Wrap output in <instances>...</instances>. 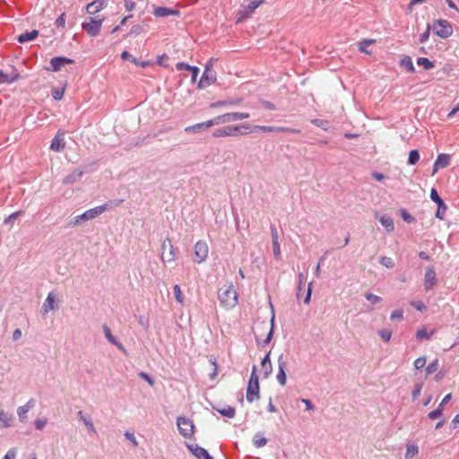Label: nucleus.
Masks as SVG:
<instances>
[{"label": "nucleus", "instance_id": "nucleus-1", "mask_svg": "<svg viewBox=\"0 0 459 459\" xmlns=\"http://www.w3.org/2000/svg\"><path fill=\"white\" fill-rule=\"evenodd\" d=\"M123 202V199L109 201L102 205L87 210L83 213L75 216L74 220L69 222V225L76 226L81 224L82 221L92 220L100 215L101 213H103L104 212H106L107 210L120 205Z\"/></svg>", "mask_w": 459, "mask_h": 459}, {"label": "nucleus", "instance_id": "nucleus-2", "mask_svg": "<svg viewBox=\"0 0 459 459\" xmlns=\"http://www.w3.org/2000/svg\"><path fill=\"white\" fill-rule=\"evenodd\" d=\"M220 303L225 308H232L238 304V294L232 284L223 286L218 290Z\"/></svg>", "mask_w": 459, "mask_h": 459}, {"label": "nucleus", "instance_id": "nucleus-3", "mask_svg": "<svg viewBox=\"0 0 459 459\" xmlns=\"http://www.w3.org/2000/svg\"><path fill=\"white\" fill-rule=\"evenodd\" d=\"M216 59L210 58L207 64L205 65V68L204 71V74L198 82V88L204 89L206 88L212 84H213L216 80V72L212 70V66L215 63Z\"/></svg>", "mask_w": 459, "mask_h": 459}, {"label": "nucleus", "instance_id": "nucleus-4", "mask_svg": "<svg viewBox=\"0 0 459 459\" xmlns=\"http://www.w3.org/2000/svg\"><path fill=\"white\" fill-rule=\"evenodd\" d=\"M259 389V378L256 374V367L253 366L247 389V400L248 403H253L255 400H258L260 398Z\"/></svg>", "mask_w": 459, "mask_h": 459}, {"label": "nucleus", "instance_id": "nucleus-5", "mask_svg": "<svg viewBox=\"0 0 459 459\" xmlns=\"http://www.w3.org/2000/svg\"><path fill=\"white\" fill-rule=\"evenodd\" d=\"M177 425L181 436L190 438L195 433V425L193 421L186 417H178Z\"/></svg>", "mask_w": 459, "mask_h": 459}, {"label": "nucleus", "instance_id": "nucleus-6", "mask_svg": "<svg viewBox=\"0 0 459 459\" xmlns=\"http://www.w3.org/2000/svg\"><path fill=\"white\" fill-rule=\"evenodd\" d=\"M433 30L435 34L442 39H446L453 33V28L450 22L446 20H437L433 23Z\"/></svg>", "mask_w": 459, "mask_h": 459}, {"label": "nucleus", "instance_id": "nucleus-7", "mask_svg": "<svg viewBox=\"0 0 459 459\" xmlns=\"http://www.w3.org/2000/svg\"><path fill=\"white\" fill-rule=\"evenodd\" d=\"M249 125L242 124L239 126H228L218 128L213 131L212 136L214 137H225V136H235L240 128L249 129Z\"/></svg>", "mask_w": 459, "mask_h": 459}, {"label": "nucleus", "instance_id": "nucleus-8", "mask_svg": "<svg viewBox=\"0 0 459 459\" xmlns=\"http://www.w3.org/2000/svg\"><path fill=\"white\" fill-rule=\"evenodd\" d=\"M103 18H90V22L82 24V30H85L90 36H97L101 29Z\"/></svg>", "mask_w": 459, "mask_h": 459}, {"label": "nucleus", "instance_id": "nucleus-9", "mask_svg": "<svg viewBox=\"0 0 459 459\" xmlns=\"http://www.w3.org/2000/svg\"><path fill=\"white\" fill-rule=\"evenodd\" d=\"M430 199L437 204V210L436 212V217L439 220H444L445 213L447 211V205L439 196L437 191L435 188H432L430 191Z\"/></svg>", "mask_w": 459, "mask_h": 459}, {"label": "nucleus", "instance_id": "nucleus-10", "mask_svg": "<svg viewBox=\"0 0 459 459\" xmlns=\"http://www.w3.org/2000/svg\"><path fill=\"white\" fill-rule=\"evenodd\" d=\"M208 245L205 241L199 240L195 245V262L201 264L208 256Z\"/></svg>", "mask_w": 459, "mask_h": 459}, {"label": "nucleus", "instance_id": "nucleus-11", "mask_svg": "<svg viewBox=\"0 0 459 459\" xmlns=\"http://www.w3.org/2000/svg\"><path fill=\"white\" fill-rule=\"evenodd\" d=\"M277 362H278V373L276 375V379L281 386H284L286 385L285 369L287 367V359L283 354H281L278 357Z\"/></svg>", "mask_w": 459, "mask_h": 459}, {"label": "nucleus", "instance_id": "nucleus-12", "mask_svg": "<svg viewBox=\"0 0 459 459\" xmlns=\"http://www.w3.org/2000/svg\"><path fill=\"white\" fill-rule=\"evenodd\" d=\"M162 254H161V259L163 262H171L175 260V252L174 248L171 243V240L167 238L163 240L162 246Z\"/></svg>", "mask_w": 459, "mask_h": 459}, {"label": "nucleus", "instance_id": "nucleus-13", "mask_svg": "<svg viewBox=\"0 0 459 459\" xmlns=\"http://www.w3.org/2000/svg\"><path fill=\"white\" fill-rule=\"evenodd\" d=\"M74 60L65 56H55L50 59V67L48 70L58 72L65 65L74 64Z\"/></svg>", "mask_w": 459, "mask_h": 459}, {"label": "nucleus", "instance_id": "nucleus-14", "mask_svg": "<svg viewBox=\"0 0 459 459\" xmlns=\"http://www.w3.org/2000/svg\"><path fill=\"white\" fill-rule=\"evenodd\" d=\"M437 283L436 271L433 266L426 269L424 275V288L426 290H432Z\"/></svg>", "mask_w": 459, "mask_h": 459}, {"label": "nucleus", "instance_id": "nucleus-15", "mask_svg": "<svg viewBox=\"0 0 459 459\" xmlns=\"http://www.w3.org/2000/svg\"><path fill=\"white\" fill-rule=\"evenodd\" d=\"M249 117V113L246 112H231L221 115L222 124H228L238 120H243L248 118Z\"/></svg>", "mask_w": 459, "mask_h": 459}, {"label": "nucleus", "instance_id": "nucleus-16", "mask_svg": "<svg viewBox=\"0 0 459 459\" xmlns=\"http://www.w3.org/2000/svg\"><path fill=\"white\" fill-rule=\"evenodd\" d=\"M50 149L54 152H62L65 149V133L58 130L51 141Z\"/></svg>", "mask_w": 459, "mask_h": 459}, {"label": "nucleus", "instance_id": "nucleus-17", "mask_svg": "<svg viewBox=\"0 0 459 459\" xmlns=\"http://www.w3.org/2000/svg\"><path fill=\"white\" fill-rule=\"evenodd\" d=\"M186 446L197 459H213L207 450L196 444H186Z\"/></svg>", "mask_w": 459, "mask_h": 459}, {"label": "nucleus", "instance_id": "nucleus-18", "mask_svg": "<svg viewBox=\"0 0 459 459\" xmlns=\"http://www.w3.org/2000/svg\"><path fill=\"white\" fill-rule=\"evenodd\" d=\"M450 163V156L448 154H439L434 163L432 175H435L439 169L446 168Z\"/></svg>", "mask_w": 459, "mask_h": 459}, {"label": "nucleus", "instance_id": "nucleus-19", "mask_svg": "<svg viewBox=\"0 0 459 459\" xmlns=\"http://www.w3.org/2000/svg\"><path fill=\"white\" fill-rule=\"evenodd\" d=\"M153 15L156 17H166L169 15L178 16L179 15V11L169 7L159 6L154 8Z\"/></svg>", "mask_w": 459, "mask_h": 459}, {"label": "nucleus", "instance_id": "nucleus-20", "mask_svg": "<svg viewBox=\"0 0 459 459\" xmlns=\"http://www.w3.org/2000/svg\"><path fill=\"white\" fill-rule=\"evenodd\" d=\"M102 328H103L104 334H105L106 338L108 339V341L110 343L114 344L116 347H117V348H118L120 351H122L123 352H126V349H125V347H124V346H123V344H122L120 342H118V341L117 340V338L112 334L110 328H109L106 324H105V325H103Z\"/></svg>", "mask_w": 459, "mask_h": 459}, {"label": "nucleus", "instance_id": "nucleus-21", "mask_svg": "<svg viewBox=\"0 0 459 459\" xmlns=\"http://www.w3.org/2000/svg\"><path fill=\"white\" fill-rule=\"evenodd\" d=\"M107 5V0H95L86 6V11L90 14H95Z\"/></svg>", "mask_w": 459, "mask_h": 459}, {"label": "nucleus", "instance_id": "nucleus-22", "mask_svg": "<svg viewBox=\"0 0 459 459\" xmlns=\"http://www.w3.org/2000/svg\"><path fill=\"white\" fill-rule=\"evenodd\" d=\"M34 403H35V400L34 399H30L27 403H25L24 405L22 406H20L18 409H17V414L19 416V419L22 422H24L26 418H27V413L28 411L33 408L34 406Z\"/></svg>", "mask_w": 459, "mask_h": 459}, {"label": "nucleus", "instance_id": "nucleus-23", "mask_svg": "<svg viewBox=\"0 0 459 459\" xmlns=\"http://www.w3.org/2000/svg\"><path fill=\"white\" fill-rule=\"evenodd\" d=\"M83 173L84 172L82 170L74 169V171H72L70 174H68L67 176H65L64 178L63 184L64 185L74 184V182H76L82 177Z\"/></svg>", "mask_w": 459, "mask_h": 459}, {"label": "nucleus", "instance_id": "nucleus-24", "mask_svg": "<svg viewBox=\"0 0 459 459\" xmlns=\"http://www.w3.org/2000/svg\"><path fill=\"white\" fill-rule=\"evenodd\" d=\"M56 295L53 292H49L47 299L42 305V311L44 314H48L49 311L55 309Z\"/></svg>", "mask_w": 459, "mask_h": 459}, {"label": "nucleus", "instance_id": "nucleus-25", "mask_svg": "<svg viewBox=\"0 0 459 459\" xmlns=\"http://www.w3.org/2000/svg\"><path fill=\"white\" fill-rule=\"evenodd\" d=\"M39 36V30H32L30 31H26L18 36L17 40L23 44L29 41L35 39Z\"/></svg>", "mask_w": 459, "mask_h": 459}, {"label": "nucleus", "instance_id": "nucleus-26", "mask_svg": "<svg viewBox=\"0 0 459 459\" xmlns=\"http://www.w3.org/2000/svg\"><path fill=\"white\" fill-rule=\"evenodd\" d=\"M241 101H242V99H240V98L230 99V100H219V101L211 103L210 108H214L221 107V106H234V105H238Z\"/></svg>", "mask_w": 459, "mask_h": 459}, {"label": "nucleus", "instance_id": "nucleus-27", "mask_svg": "<svg viewBox=\"0 0 459 459\" xmlns=\"http://www.w3.org/2000/svg\"><path fill=\"white\" fill-rule=\"evenodd\" d=\"M13 417L8 415V413L4 411H0V427L1 428H9L12 426V421Z\"/></svg>", "mask_w": 459, "mask_h": 459}, {"label": "nucleus", "instance_id": "nucleus-28", "mask_svg": "<svg viewBox=\"0 0 459 459\" xmlns=\"http://www.w3.org/2000/svg\"><path fill=\"white\" fill-rule=\"evenodd\" d=\"M379 221H380L382 226L385 227L388 232H391L394 230V220L391 217L383 215L380 217Z\"/></svg>", "mask_w": 459, "mask_h": 459}, {"label": "nucleus", "instance_id": "nucleus-29", "mask_svg": "<svg viewBox=\"0 0 459 459\" xmlns=\"http://www.w3.org/2000/svg\"><path fill=\"white\" fill-rule=\"evenodd\" d=\"M400 65L404 67L408 72L413 73L415 71L412 60L410 56H405L400 60Z\"/></svg>", "mask_w": 459, "mask_h": 459}, {"label": "nucleus", "instance_id": "nucleus-30", "mask_svg": "<svg viewBox=\"0 0 459 459\" xmlns=\"http://www.w3.org/2000/svg\"><path fill=\"white\" fill-rule=\"evenodd\" d=\"M217 411L221 415V416H224V417H227V418H230V419H232L235 417L236 415V410L234 407H231L230 405L222 408V409H216Z\"/></svg>", "mask_w": 459, "mask_h": 459}, {"label": "nucleus", "instance_id": "nucleus-31", "mask_svg": "<svg viewBox=\"0 0 459 459\" xmlns=\"http://www.w3.org/2000/svg\"><path fill=\"white\" fill-rule=\"evenodd\" d=\"M261 3V0H253L249 2L247 4H242V8L246 10L247 14L251 15L254 13V11L260 5Z\"/></svg>", "mask_w": 459, "mask_h": 459}, {"label": "nucleus", "instance_id": "nucleus-32", "mask_svg": "<svg viewBox=\"0 0 459 459\" xmlns=\"http://www.w3.org/2000/svg\"><path fill=\"white\" fill-rule=\"evenodd\" d=\"M267 442V438L263 437L261 433H256L253 437L254 446L257 448L264 446Z\"/></svg>", "mask_w": 459, "mask_h": 459}, {"label": "nucleus", "instance_id": "nucleus-33", "mask_svg": "<svg viewBox=\"0 0 459 459\" xmlns=\"http://www.w3.org/2000/svg\"><path fill=\"white\" fill-rule=\"evenodd\" d=\"M23 213H24L23 211L15 212L13 213L10 214L7 218H5L4 221V223L7 226L13 227V224L15 223V221L17 220V218Z\"/></svg>", "mask_w": 459, "mask_h": 459}, {"label": "nucleus", "instance_id": "nucleus-34", "mask_svg": "<svg viewBox=\"0 0 459 459\" xmlns=\"http://www.w3.org/2000/svg\"><path fill=\"white\" fill-rule=\"evenodd\" d=\"M417 64H418L419 65L423 66V67H424V69H426V70L432 69V68L435 66L434 63H433L432 61H430V60H429V58H427V57H419V58L417 59Z\"/></svg>", "mask_w": 459, "mask_h": 459}, {"label": "nucleus", "instance_id": "nucleus-35", "mask_svg": "<svg viewBox=\"0 0 459 459\" xmlns=\"http://www.w3.org/2000/svg\"><path fill=\"white\" fill-rule=\"evenodd\" d=\"M435 331H431L430 333H428L425 328L420 329L417 331L416 338L418 340L427 339L429 340L431 336L434 334Z\"/></svg>", "mask_w": 459, "mask_h": 459}, {"label": "nucleus", "instance_id": "nucleus-36", "mask_svg": "<svg viewBox=\"0 0 459 459\" xmlns=\"http://www.w3.org/2000/svg\"><path fill=\"white\" fill-rule=\"evenodd\" d=\"M222 124L221 123V116H218V117H215L210 120H207L205 122H203V126H204V129H207V128H210L213 126H218V125H221Z\"/></svg>", "mask_w": 459, "mask_h": 459}, {"label": "nucleus", "instance_id": "nucleus-37", "mask_svg": "<svg viewBox=\"0 0 459 459\" xmlns=\"http://www.w3.org/2000/svg\"><path fill=\"white\" fill-rule=\"evenodd\" d=\"M222 124L221 123V116H218V117H215L210 120H207L205 122H203V126H204V129H207V128H210L213 126H218V125H221Z\"/></svg>", "mask_w": 459, "mask_h": 459}, {"label": "nucleus", "instance_id": "nucleus-38", "mask_svg": "<svg viewBox=\"0 0 459 459\" xmlns=\"http://www.w3.org/2000/svg\"><path fill=\"white\" fill-rule=\"evenodd\" d=\"M418 453H419V449H418L417 446H414V445L407 446L405 458L411 459V458L414 457Z\"/></svg>", "mask_w": 459, "mask_h": 459}, {"label": "nucleus", "instance_id": "nucleus-39", "mask_svg": "<svg viewBox=\"0 0 459 459\" xmlns=\"http://www.w3.org/2000/svg\"><path fill=\"white\" fill-rule=\"evenodd\" d=\"M420 160V153L417 150H412L409 153L408 164L415 165Z\"/></svg>", "mask_w": 459, "mask_h": 459}, {"label": "nucleus", "instance_id": "nucleus-40", "mask_svg": "<svg viewBox=\"0 0 459 459\" xmlns=\"http://www.w3.org/2000/svg\"><path fill=\"white\" fill-rule=\"evenodd\" d=\"M82 422L84 423L85 427L88 429V432L91 435H96L97 434V431H96V429L94 428L93 422H92V420H91L90 416H88L86 419H83Z\"/></svg>", "mask_w": 459, "mask_h": 459}, {"label": "nucleus", "instance_id": "nucleus-41", "mask_svg": "<svg viewBox=\"0 0 459 459\" xmlns=\"http://www.w3.org/2000/svg\"><path fill=\"white\" fill-rule=\"evenodd\" d=\"M438 369V359H434L432 362H430L428 367L426 368V374L427 376H429L433 373H435Z\"/></svg>", "mask_w": 459, "mask_h": 459}, {"label": "nucleus", "instance_id": "nucleus-42", "mask_svg": "<svg viewBox=\"0 0 459 459\" xmlns=\"http://www.w3.org/2000/svg\"><path fill=\"white\" fill-rule=\"evenodd\" d=\"M255 130H259L264 133L276 132L278 133L279 126H255Z\"/></svg>", "mask_w": 459, "mask_h": 459}, {"label": "nucleus", "instance_id": "nucleus-43", "mask_svg": "<svg viewBox=\"0 0 459 459\" xmlns=\"http://www.w3.org/2000/svg\"><path fill=\"white\" fill-rule=\"evenodd\" d=\"M379 262H380V264H381L383 266H385V267H386V268H389V269L394 268V260H393L391 257H388V256H382V257L380 258V261H379Z\"/></svg>", "mask_w": 459, "mask_h": 459}, {"label": "nucleus", "instance_id": "nucleus-44", "mask_svg": "<svg viewBox=\"0 0 459 459\" xmlns=\"http://www.w3.org/2000/svg\"><path fill=\"white\" fill-rule=\"evenodd\" d=\"M443 408H441V406H438L436 410L430 411L428 415V417L430 419V420H436V419H438V418H441L442 415H443Z\"/></svg>", "mask_w": 459, "mask_h": 459}, {"label": "nucleus", "instance_id": "nucleus-45", "mask_svg": "<svg viewBox=\"0 0 459 459\" xmlns=\"http://www.w3.org/2000/svg\"><path fill=\"white\" fill-rule=\"evenodd\" d=\"M173 290H174V294H175V298H176L177 301L179 302L180 304H183L184 296L181 292L179 285H178V284L174 285Z\"/></svg>", "mask_w": 459, "mask_h": 459}, {"label": "nucleus", "instance_id": "nucleus-46", "mask_svg": "<svg viewBox=\"0 0 459 459\" xmlns=\"http://www.w3.org/2000/svg\"><path fill=\"white\" fill-rule=\"evenodd\" d=\"M422 387H423V383H418L414 385V388L411 393V397H412L413 401L419 397V395L420 394V392L422 390Z\"/></svg>", "mask_w": 459, "mask_h": 459}, {"label": "nucleus", "instance_id": "nucleus-47", "mask_svg": "<svg viewBox=\"0 0 459 459\" xmlns=\"http://www.w3.org/2000/svg\"><path fill=\"white\" fill-rule=\"evenodd\" d=\"M311 123L318 127L323 128L324 130L328 129V121L326 120L315 118L311 120Z\"/></svg>", "mask_w": 459, "mask_h": 459}, {"label": "nucleus", "instance_id": "nucleus-48", "mask_svg": "<svg viewBox=\"0 0 459 459\" xmlns=\"http://www.w3.org/2000/svg\"><path fill=\"white\" fill-rule=\"evenodd\" d=\"M401 216L407 223H412L415 221V218L411 215L406 210H401Z\"/></svg>", "mask_w": 459, "mask_h": 459}, {"label": "nucleus", "instance_id": "nucleus-49", "mask_svg": "<svg viewBox=\"0 0 459 459\" xmlns=\"http://www.w3.org/2000/svg\"><path fill=\"white\" fill-rule=\"evenodd\" d=\"M273 252L275 259L280 260L281 259V248H280V243L279 241H274L273 243Z\"/></svg>", "mask_w": 459, "mask_h": 459}, {"label": "nucleus", "instance_id": "nucleus-50", "mask_svg": "<svg viewBox=\"0 0 459 459\" xmlns=\"http://www.w3.org/2000/svg\"><path fill=\"white\" fill-rule=\"evenodd\" d=\"M378 333L385 342H389L392 336V331L388 329H382Z\"/></svg>", "mask_w": 459, "mask_h": 459}, {"label": "nucleus", "instance_id": "nucleus-51", "mask_svg": "<svg viewBox=\"0 0 459 459\" xmlns=\"http://www.w3.org/2000/svg\"><path fill=\"white\" fill-rule=\"evenodd\" d=\"M121 58L123 60H129L131 61L132 63L135 64V65H138V60L133 56L129 52L127 51H123L122 54H121Z\"/></svg>", "mask_w": 459, "mask_h": 459}, {"label": "nucleus", "instance_id": "nucleus-52", "mask_svg": "<svg viewBox=\"0 0 459 459\" xmlns=\"http://www.w3.org/2000/svg\"><path fill=\"white\" fill-rule=\"evenodd\" d=\"M425 365H426V358L425 357H420V358L416 359L414 361V368L416 369H421L425 367Z\"/></svg>", "mask_w": 459, "mask_h": 459}, {"label": "nucleus", "instance_id": "nucleus-53", "mask_svg": "<svg viewBox=\"0 0 459 459\" xmlns=\"http://www.w3.org/2000/svg\"><path fill=\"white\" fill-rule=\"evenodd\" d=\"M367 300L370 301L372 304H377L381 301V298L379 296H377L373 293H367L365 295Z\"/></svg>", "mask_w": 459, "mask_h": 459}, {"label": "nucleus", "instance_id": "nucleus-54", "mask_svg": "<svg viewBox=\"0 0 459 459\" xmlns=\"http://www.w3.org/2000/svg\"><path fill=\"white\" fill-rule=\"evenodd\" d=\"M200 130H204V126H203V123H198L194 126H187L185 129L186 132H198Z\"/></svg>", "mask_w": 459, "mask_h": 459}, {"label": "nucleus", "instance_id": "nucleus-55", "mask_svg": "<svg viewBox=\"0 0 459 459\" xmlns=\"http://www.w3.org/2000/svg\"><path fill=\"white\" fill-rule=\"evenodd\" d=\"M250 15L247 13L246 10H244L243 8L238 13V15H237V22L239 23V22H242L243 21H245L246 19H247Z\"/></svg>", "mask_w": 459, "mask_h": 459}, {"label": "nucleus", "instance_id": "nucleus-56", "mask_svg": "<svg viewBox=\"0 0 459 459\" xmlns=\"http://www.w3.org/2000/svg\"><path fill=\"white\" fill-rule=\"evenodd\" d=\"M47 423H48L47 419H37L34 421L35 428L39 430L43 429L45 428V426L47 425Z\"/></svg>", "mask_w": 459, "mask_h": 459}, {"label": "nucleus", "instance_id": "nucleus-57", "mask_svg": "<svg viewBox=\"0 0 459 459\" xmlns=\"http://www.w3.org/2000/svg\"><path fill=\"white\" fill-rule=\"evenodd\" d=\"M403 318V311L402 309H396L391 313V316H390L391 320H395V319L401 320Z\"/></svg>", "mask_w": 459, "mask_h": 459}, {"label": "nucleus", "instance_id": "nucleus-58", "mask_svg": "<svg viewBox=\"0 0 459 459\" xmlns=\"http://www.w3.org/2000/svg\"><path fill=\"white\" fill-rule=\"evenodd\" d=\"M373 43V40L371 39H364L362 42L359 43V51L363 53H368L366 49L367 47H368L370 44Z\"/></svg>", "mask_w": 459, "mask_h": 459}, {"label": "nucleus", "instance_id": "nucleus-59", "mask_svg": "<svg viewBox=\"0 0 459 459\" xmlns=\"http://www.w3.org/2000/svg\"><path fill=\"white\" fill-rule=\"evenodd\" d=\"M430 26L428 25L427 27V30L420 36V43H425L429 38V34H430Z\"/></svg>", "mask_w": 459, "mask_h": 459}, {"label": "nucleus", "instance_id": "nucleus-60", "mask_svg": "<svg viewBox=\"0 0 459 459\" xmlns=\"http://www.w3.org/2000/svg\"><path fill=\"white\" fill-rule=\"evenodd\" d=\"M52 96L55 100H60L64 96V90L63 89H54L52 91Z\"/></svg>", "mask_w": 459, "mask_h": 459}, {"label": "nucleus", "instance_id": "nucleus-61", "mask_svg": "<svg viewBox=\"0 0 459 459\" xmlns=\"http://www.w3.org/2000/svg\"><path fill=\"white\" fill-rule=\"evenodd\" d=\"M191 67H192V65H190L186 63H184V62H178L176 65V68L178 71H183V70L190 71Z\"/></svg>", "mask_w": 459, "mask_h": 459}, {"label": "nucleus", "instance_id": "nucleus-62", "mask_svg": "<svg viewBox=\"0 0 459 459\" xmlns=\"http://www.w3.org/2000/svg\"><path fill=\"white\" fill-rule=\"evenodd\" d=\"M56 27L64 28L65 25V13H63L56 20Z\"/></svg>", "mask_w": 459, "mask_h": 459}, {"label": "nucleus", "instance_id": "nucleus-63", "mask_svg": "<svg viewBox=\"0 0 459 459\" xmlns=\"http://www.w3.org/2000/svg\"><path fill=\"white\" fill-rule=\"evenodd\" d=\"M139 377L144 379L151 386L154 385L153 379L145 372H140Z\"/></svg>", "mask_w": 459, "mask_h": 459}, {"label": "nucleus", "instance_id": "nucleus-64", "mask_svg": "<svg viewBox=\"0 0 459 459\" xmlns=\"http://www.w3.org/2000/svg\"><path fill=\"white\" fill-rule=\"evenodd\" d=\"M16 457V449L11 448L6 455L4 456L3 459H15Z\"/></svg>", "mask_w": 459, "mask_h": 459}]
</instances>
